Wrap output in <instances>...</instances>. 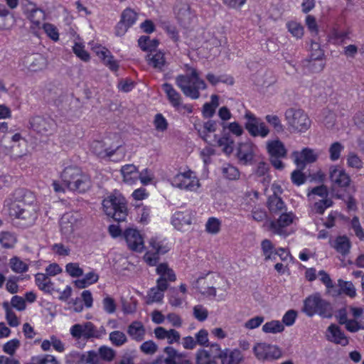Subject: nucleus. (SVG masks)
Masks as SVG:
<instances>
[{"label": "nucleus", "instance_id": "nucleus-1", "mask_svg": "<svg viewBox=\"0 0 364 364\" xmlns=\"http://www.w3.org/2000/svg\"><path fill=\"white\" fill-rule=\"evenodd\" d=\"M11 218L21 228L32 226L38 218L39 207L34 194L26 189L16 190L4 200Z\"/></svg>", "mask_w": 364, "mask_h": 364}, {"label": "nucleus", "instance_id": "nucleus-2", "mask_svg": "<svg viewBox=\"0 0 364 364\" xmlns=\"http://www.w3.org/2000/svg\"><path fill=\"white\" fill-rule=\"evenodd\" d=\"M175 82L183 95L191 100L199 99L200 92L208 88L207 83L200 77L198 70L190 66H186V74L176 77Z\"/></svg>", "mask_w": 364, "mask_h": 364}, {"label": "nucleus", "instance_id": "nucleus-3", "mask_svg": "<svg viewBox=\"0 0 364 364\" xmlns=\"http://www.w3.org/2000/svg\"><path fill=\"white\" fill-rule=\"evenodd\" d=\"M104 213L117 221H124L128 215L127 200L119 192H114L105 197L102 203Z\"/></svg>", "mask_w": 364, "mask_h": 364}, {"label": "nucleus", "instance_id": "nucleus-4", "mask_svg": "<svg viewBox=\"0 0 364 364\" xmlns=\"http://www.w3.org/2000/svg\"><path fill=\"white\" fill-rule=\"evenodd\" d=\"M61 178L69 191L83 193L91 187L90 178L77 167L65 168L61 174Z\"/></svg>", "mask_w": 364, "mask_h": 364}, {"label": "nucleus", "instance_id": "nucleus-5", "mask_svg": "<svg viewBox=\"0 0 364 364\" xmlns=\"http://www.w3.org/2000/svg\"><path fill=\"white\" fill-rule=\"evenodd\" d=\"M302 311L310 317L318 314L325 318L331 317L333 312L331 304L323 299L319 294H314L308 296L304 301Z\"/></svg>", "mask_w": 364, "mask_h": 364}, {"label": "nucleus", "instance_id": "nucleus-6", "mask_svg": "<svg viewBox=\"0 0 364 364\" xmlns=\"http://www.w3.org/2000/svg\"><path fill=\"white\" fill-rule=\"evenodd\" d=\"M221 277L216 272L202 273L195 280L191 282V287L198 293L208 298H214L216 296L215 284Z\"/></svg>", "mask_w": 364, "mask_h": 364}, {"label": "nucleus", "instance_id": "nucleus-7", "mask_svg": "<svg viewBox=\"0 0 364 364\" xmlns=\"http://www.w3.org/2000/svg\"><path fill=\"white\" fill-rule=\"evenodd\" d=\"M284 118L287 124L293 132H305L311 127V120L301 109L289 108L285 111Z\"/></svg>", "mask_w": 364, "mask_h": 364}, {"label": "nucleus", "instance_id": "nucleus-8", "mask_svg": "<svg viewBox=\"0 0 364 364\" xmlns=\"http://www.w3.org/2000/svg\"><path fill=\"white\" fill-rule=\"evenodd\" d=\"M252 353L259 362H272L281 358L282 350L277 345L264 341H257L252 346Z\"/></svg>", "mask_w": 364, "mask_h": 364}, {"label": "nucleus", "instance_id": "nucleus-9", "mask_svg": "<svg viewBox=\"0 0 364 364\" xmlns=\"http://www.w3.org/2000/svg\"><path fill=\"white\" fill-rule=\"evenodd\" d=\"M69 331L73 338L76 341L100 338L105 333L103 327L97 328L90 321L75 323L70 328Z\"/></svg>", "mask_w": 364, "mask_h": 364}, {"label": "nucleus", "instance_id": "nucleus-10", "mask_svg": "<svg viewBox=\"0 0 364 364\" xmlns=\"http://www.w3.org/2000/svg\"><path fill=\"white\" fill-rule=\"evenodd\" d=\"M171 183L175 188L191 192L198 191L201 186L197 175L190 169L177 173L171 178Z\"/></svg>", "mask_w": 364, "mask_h": 364}, {"label": "nucleus", "instance_id": "nucleus-11", "mask_svg": "<svg viewBox=\"0 0 364 364\" xmlns=\"http://www.w3.org/2000/svg\"><path fill=\"white\" fill-rule=\"evenodd\" d=\"M297 221L298 218L292 211H285L280 213L277 220L270 222V230L275 235L287 236L291 233L290 229Z\"/></svg>", "mask_w": 364, "mask_h": 364}, {"label": "nucleus", "instance_id": "nucleus-12", "mask_svg": "<svg viewBox=\"0 0 364 364\" xmlns=\"http://www.w3.org/2000/svg\"><path fill=\"white\" fill-rule=\"evenodd\" d=\"M245 118L247 119L245 128L250 136L265 138L269 134V128L251 112L247 111L245 114Z\"/></svg>", "mask_w": 364, "mask_h": 364}, {"label": "nucleus", "instance_id": "nucleus-13", "mask_svg": "<svg viewBox=\"0 0 364 364\" xmlns=\"http://www.w3.org/2000/svg\"><path fill=\"white\" fill-rule=\"evenodd\" d=\"M23 5V11L31 21L33 28L46 31V14L44 11L37 8L36 4L28 0H24Z\"/></svg>", "mask_w": 364, "mask_h": 364}, {"label": "nucleus", "instance_id": "nucleus-14", "mask_svg": "<svg viewBox=\"0 0 364 364\" xmlns=\"http://www.w3.org/2000/svg\"><path fill=\"white\" fill-rule=\"evenodd\" d=\"M257 146L250 139L239 142L235 149V156L241 164H251L256 156Z\"/></svg>", "mask_w": 364, "mask_h": 364}, {"label": "nucleus", "instance_id": "nucleus-15", "mask_svg": "<svg viewBox=\"0 0 364 364\" xmlns=\"http://www.w3.org/2000/svg\"><path fill=\"white\" fill-rule=\"evenodd\" d=\"M81 225V218L77 213L69 212L65 213L60 218V231L65 235H70Z\"/></svg>", "mask_w": 364, "mask_h": 364}, {"label": "nucleus", "instance_id": "nucleus-16", "mask_svg": "<svg viewBox=\"0 0 364 364\" xmlns=\"http://www.w3.org/2000/svg\"><path fill=\"white\" fill-rule=\"evenodd\" d=\"M90 46L92 51L102 61L104 65L112 71H117L118 70L119 64L117 61L107 48L94 42L90 43Z\"/></svg>", "mask_w": 364, "mask_h": 364}, {"label": "nucleus", "instance_id": "nucleus-17", "mask_svg": "<svg viewBox=\"0 0 364 364\" xmlns=\"http://www.w3.org/2000/svg\"><path fill=\"white\" fill-rule=\"evenodd\" d=\"M194 218L193 212L191 210L176 211L172 215L171 223L178 230L186 231L191 228Z\"/></svg>", "mask_w": 364, "mask_h": 364}, {"label": "nucleus", "instance_id": "nucleus-18", "mask_svg": "<svg viewBox=\"0 0 364 364\" xmlns=\"http://www.w3.org/2000/svg\"><path fill=\"white\" fill-rule=\"evenodd\" d=\"M128 247L134 251L141 252L144 249V238L140 232L134 228H128L123 233Z\"/></svg>", "mask_w": 364, "mask_h": 364}, {"label": "nucleus", "instance_id": "nucleus-19", "mask_svg": "<svg viewBox=\"0 0 364 364\" xmlns=\"http://www.w3.org/2000/svg\"><path fill=\"white\" fill-rule=\"evenodd\" d=\"M156 272L159 275L156 283L161 289H168V282H173L176 280V274L167 263L159 264L156 267Z\"/></svg>", "mask_w": 364, "mask_h": 364}, {"label": "nucleus", "instance_id": "nucleus-20", "mask_svg": "<svg viewBox=\"0 0 364 364\" xmlns=\"http://www.w3.org/2000/svg\"><path fill=\"white\" fill-rule=\"evenodd\" d=\"M294 163L298 166L304 167L306 164L314 163L319 156V152L309 148H304L300 152L294 151L292 153Z\"/></svg>", "mask_w": 364, "mask_h": 364}, {"label": "nucleus", "instance_id": "nucleus-21", "mask_svg": "<svg viewBox=\"0 0 364 364\" xmlns=\"http://www.w3.org/2000/svg\"><path fill=\"white\" fill-rule=\"evenodd\" d=\"M188 293V286L185 283H181L178 287H173L170 290L168 296L169 304L174 307H181L186 303Z\"/></svg>", "mask_w": 364, "mask_h": 364}, {"label": "nucleus", "instance_id": "nucleus-22", "mask_svg": "<svg viewBox=\"0 0 364 364\" xmlns=\"http://www.w3.org/2000/svg\"><path fill=\"white\" fill-rule=\"evenodd\" d=\"M329 178L331 183L338 187H347L350 178L344 168L338 166H331L329 168Z\"/></svg>", "mask_w": 364, "mask_h": 364}, {"label": "nucleus", "instance_id": "nucleus-23", "mask_svg": "<svg viewBox=\"0 0 364 364\" xmlns=\"http://www.w3.org/2000/svg\"><path fill=\"white\" fill-rule=\"evenodd\" d=\"M119 147V145L107 147L105 141L94 140L90 144V151L99 157L105 158L113 156Z\"/></svg>", "mask_w": 364, "mask_h": 364}, {"label": "nucleus", "instance_id": "nucleus-24", "mask_svg": "<svg viewBox=\"0 0 364 364\" xmlns=\"http://www.w3.org/2000/svg\"><path fill=\"white\" fill-rule=\"evenodd\" d=\"M218 358L220 360L221 364H240L243 360V355L238 349L225 348L218 355Z\"/></svg>", "mask_w": 364, "mask_h": 364}, {"label": "nucleus", "instance_id": "nucleus-25", "mask_svg": "<svg viewBox=\"0 0 364 364\" xmlns=\"http://www.w3.org/2000/svg\"><path fill=\"white\" fill-rule=\"evenodd\" d=\"M123 181L128 185H134L139 180V171L134 164H126L121 168Z\"/></svg>", "mask_w": 364, "mask_h": 364}, {"label": "nucleus", "instance_id": "nucleus-26", "mask_svg": "<svg viewBox=\"0 0 364 364\" xmlns=\"http://www.w3.org/2000/svg\"><path fill=\"white\" fill-rule=\"evenodd\" d=\"M326 338L329 341L340 344L343 346L348 345V340L344 333L336 325L332 324L328 326L326 331Z\"/></svg>", "mask_w": 364, "mask_h": 364}, {"label": "nucleus", "instance_id": "nucleus-27", "mask_svg": "<svg viewBox=\"0 0 364 364\" xmlns=\"http://www.w3.org/2000/svg\"><path fill=\"white\" fill-rule=\"evenodd\" d=\"M162 88L171 105L175 109H179L182 102L181 94L169 83H164Z\"/></svg>", "mask_w": 364, "mask_h": 364}, {"label": "nucleus", "instance_id": "nucleus-28", "mask_svg": "<svg viewBox=\"0 0 364 364\" xmlns=\"http://www.w3.org/2000/svg\"><path fill=\"white\" fill-rule=\"evenodd\" d=\"M338 286L339 291L336 294L332 292V295L336 296L343 294L350 299H354L357 296V289L351 282L340 279L338 280Z\"/></svg>", "mask_w": 364, "mask_h": 364}, {"label": "nucleus", "instance_id": "nucleus-29", "mask_svg": "<svg viewBox=\"0 0 364 364\" xmlns=\"http://www.w3.org/2000/svg\"><path fill=\"white\" fill-rule=\"evenodd\" d=\"M127 333L136 341H141L145 336L146 330L140 321H133L127 328Z\"/></svg>", "mask_w": 364, "mask_h": 364}, {"label": "nucleus", "instance_id": "nucleus-30", "mask_svg": "<svg viewBox=\"0 0 364 364\" xmlns=\"http://www.w3.org/2000/svg\"><path fill=\"white\" fill-rule=\"evenodd\" d=\"M267 149L272 157H284L287 154L284 144L278 139L268 141Z\"/></svg>", "mask_w": 364, "mask_h": 364}, {"label": "nucleus", "instance_id": "nucleus-31", "mask_svg": "<svg viewBox=\"0 0 364 364\" xmlns=\"http://www.w3.org/2000/svg\"><path fill=\"white\" fill-rule=\"evenodd\" d=\"M149 251L157 255H164L168 252L170 247L165 240H161L157 237H151L149 241Z\"/></svg>", "mask_w": 364, "mask_h": 364}, {"label": "nucleus", "instance_id": "nucleus-32", "mask_svg": "<svg viewBox=\"0 0 364 364\" xmlns=\"http://www.w3.org/2000/svg\"><path fill=\"white\" fill-rule=\"evenodd\" d=\"M287 31L296 40H301L304 36V27L296 20H289L285 24Z\"/></svg>", "mask_w": 364, "mask_h": 364}, {"label": "nucleus", "instance_id": "nucleus-33", "mask_svg": "<svg viewBox=\"0 0 364 364\" xmlns=\"http://www.w3.org/2000/svg\"><path fill=\"white\" fill-rule=\"evenodd\" d=\"M173 11L176 17L180 21H183L190 16L189 5L183 0L175 1Z\"/></svg>", "mask_w": 364, "mask_h": 364}, {"label": "nucleus", "instance_id": "nucleus-34", "mask_svg": "<svg viewBox=\"0 0 364 364\" xmlns=\"http://www.w3.org/2000/svg\"><path fill=\"white\" fill-rule=\"evenodd\" d=\"M332 247L342 255L349 253L351 247V243L349 238L346 236H338L332 243Z\"/></svg>", "mask_w": 364, "mask_h": 364}, {"label": "nucleus", "instance_id": "nucleus-35", "mask_svg": "<svg viewBox=\"0 0 364 364\" xmlns=\"http://www.w3.org/2000/svg\"><path fill=\"white\" fill-rule=\"evenodd\" d=\"M148 64L155 69L161 70L166 65L164 54L160 51L151 52L146 57Z\"/></svg>", "mask_w": 364, "mask_h": 364}, {"label": "nucleus", "instance_id": "nucleus-36", "mask_svg": "<svg viewBox=\"0 0 364 364\" xmlns=\"http://www.w3.org/2000/svg\"><path fill=\"white\" fill-rule=\"evenodd\" d=\"M14 24L9 11L0 4V31H9Z\"/></svg>", "mask_w": 364, "mask_h": 364}, {"label": "nucleus", "instance_id": "nucleus-37", "mask_svg": "<svg viewBox=\"0 0 364 364\" xmlns=\"http://www.w3.org/2000/svg\"><path fill=\"white\" fill-rule=\"evenodd\" d=\"M262 255L265 261L274 260L276 258V249L273 243L268 239H264L261 242Z\"/></svg>", "mask_w": 364, "mask_h": 364}, {"label": "nucleus", "instance_id": "nucleus-38", "mask_svg": "<svg viewBox=\"0 0 364 364\" xmlns=\"http://www.w3.org/2000/svg\"><path fill=\"white\" fill-rule=\"evenodd\" d=\"M167 289H161V287L156 283L155 287L151 288L146 296V303L151 304L153 303H161L164 296V291Z\"/></svg>", "mask_w": 364, "mask_h": 364}, {"label": "nucleus", "instance_id": "nucleus-39", "mask_svg": "<svg viewBox=\"0 0 364 364\" xmlns=\"http://www.w3.org/2000/svg\"><path fill=\"white\" fill-rule=\"evenodd\" d=\"M99 275L94 271L87 273L82 279H77L74 284L79 289L86 288L99 280Z\"/></svg>", "mask_w": 364, "mask_h": 364}, {"label": "nucleus", "instance_id": "nucleus-40", "mask_svg": "<svg viewBox=\"0 0 364 364\" xmlns=\"http://www.w3.org/2000/svg\"><path fill=\"white\" fill-rule=\"evenodd\" d=\"M219 97L217 95H212L210 96V102H205L202 108V114L205 118L212 117L216 108L219 106Z\"/></svg>", "mask_w": 364, "mask_h": 364}, {"label": "nucleus", "instance_id": "nucleus-41", "mask_svg": "<svg viewBox=\"0 0 364 364\" xmlns=\"http://www.w3.org/2000/svg\"><path fill=\"white\" fill-rule=\"evenodd\" d=\"M269 208L271 213L277 214L285 212L286 205L278 196H272L268 200Z\"/></svg>", "mask_w": 364, "mask_h": 364}, {"label": "nucleus", "instance_id": "nucleus-42", "mask_svg": "<svg viewBox=\"0 0 364 364\" xmlns=\"http://www.w3.org/2000/svg\"><path fill=\"white\" fill-rule=\"evenodd\" d=\"M73 50L76 56L82 61L87 62L90 60V54L85 50V46L80 41L79 36H77L75 39Z\"/></svg>", "mask_w": 364, "mask_h": 364}, {"label": "nucleus", "instance_id": "nucleus-43", "mask_svg": "<svg viewBox=\"0 0 364 364\" xmlns=\"http://www.w3.org/2000/svg\"><path fill=\"white\" fill-rule=\"evenodd\" d=\"M217 143L225 154L230 155L232 153L235 141L229 134H226L222 136Z\"/></svg>", "mask_w": 364, "mask_h": 364}, {"label": "nucleus", "instance_id": "nucleus-44", "mask_svg": "<svg viewBox=\"0 0 364 364\" xmlns=\"http://www.w3.org/2000/svg\"><path fill=\"white\" fill-rule=\"evenodd\" d=\"M284 330V325L277 320H272L262 326V331L265 333H278Z\"/></svg>", "mask_w": 364, "mask_h": 364}, {"label": "nucleus", "instance_id": "nucleus-45", "mask_svg": "<svg viewBox=\"0 0 364 364\" xmlns=\"http://www.w3.org/2000/svg\"><path fill=\"white\" fill-rule=\"evenodd\" d=\"M221 220L215 217H210L208 219L205 225V231L210 235H217L221 229Z\"/></svg>", "mask_w": 364, "mask_h": 364}, {"label": "nucleus", "instance_id": "nucleus-46", "mask_svg": "<svg viewBox=\"0 0 364 364\" xmlns=\"http://www.w3.org/2000/svg\"><path fill=\"white\" fill-rule=\"evenodd\" d=\"M137 18V13L131 8H127L122 11L120 20L131 28L136 23Z\"/></svg>", "mask_w": 364, "mask_h": 364}, {"label": "nucleus", "instance_id": "nucleus-47", "mask_svg": "<svg viewBox=\"0 0 364 364\" xmlns=\"http://www.w3.org/2000/svg\"><path fill=\"white\" fill-rule=\"evenodd\" d=\"M80 360L82 364H103L99 354L95 350L85 352L80 355Z\"/></svg>", "mask_w": 364, "mask_h": 364}, {"label": "nucleus", "instance_id": "nucleus-48", "mask_svg": "<svg viewBox=\"0 0 364 364\" xmlns=\"http://www.w3.org/2000/svg\"><path fill=\"white\" fill-rule=\"evenodd\" d=\"M9 266L14 272L18 274L26 272L28 269V265L18 257L10 259Z\"/></svg>", "mask_w": 364, "mask_h": 364}, {"label": "nucleus", "instance_id": "nucleus-49", "mask_svg": "<svg viewBox=\"0 0 364 364\" xmlns=\"http://www.w3.org/2000/svg\"><path fill=\"white\" fill-rule=\"evenodd\" d=\"M3 308L6 312V319L9 325L11 327H16L20 324V321L15 312L11 308L8 302L3 303Z\"/></svg>", "mask_w": 364, "mask_h": 364}, {"label": "nucleus", "instance_id": "nucleus-50", "mask_svg": "<svg viewBox=\"0 0 364 364\" xmlns=\"http://www.w3.org/2000/svg\"><path fill=\"white\" fill-rule=\"evenodd\" d=\"M16 241V235L11 232H2L0 233V245L4 248H12Z\"/></svg>", "mask_w": 364, "mask_h": 364}, {"label": "nucleus", "instance_id": "nucleus-51", "mask_svg": "<svg viewBox=\"0 0 364 364\" xmlns=\"http://www.w3.org/2000/svg\"><path fill=\"white\" fill-rule=\"evenodd\" d=\"M138 43L143 50H149L150 53L153 52L152 50L159 45V42L156 39H150L148 36L140 37Z\"/></svg>", "mask_w": 364, "mask_h": 364}, {"label": "nucleus", "instance_id": "nucleus-52", "mask_svg": "<svg viewBox=\"0 0 364 364\" xmlns=\"http://www.w3.org/2000/svg\"><path fill=\"white\" fill-rule=\"evenodd\" d=\"M109 339L115 346H122L127 342L125 333L120 331H114L109 333Z\"/></svg>", "mask_w": 364, "mask_h": 364}, {"label": "nucleus", "instance_id": "nucleus-53", "mask_svg": "<svg viewBox=\"0 0 364 364\" xmlns=\"http://www.w3.org/2000/svg\"><path fill=\"white\" fill-rule=\"evenodd\" d=\"M53 285V284L50 282V280L47 279V292L50 294L57 293L58 294V298L63 301L67 300L70 296L72 293V289L70 287L67 286L63 291L59 292L58 290H55L54 289Z\"/></svg>", "mask_w": 364, "mask_h": 364}, {"label": "nucleus", "instance_id": "nucleus-54", "mask_svg": "<svg viewBox=\"0 0 364 364\" xmlns=\"http://www.w3.org/2000/svg\"><path fill=\"white\" fill-rule=\"evenodd\" d=\"M139 179L144 186L153 183L155 180L154 171L149 168H144L139 172Z\"/></svg>", "mask_w": 364, "mask_h": 364}, {"label": "nucleus", "instance_id": "nucleus-55", "mask_svg": "<svg viewBox=\"0 0 364 364\" xmlns=\"http://www.w3.org/2000/svg\"><path fill=\"white\" fill-rule=\"evenodd\" d=\"M264 119L276 132H282L284 131V126L280 118L277 115L273 114H267Z\"/></svg>", "mask_w": 364, "mask_h": 364}, {"label": "nucleus", "instance_id": "nucleus-56", "mask_svg": "<svg viewBox=\"0 0 364 364\" xmlns=\"http://www.w3.org/2000/svg\"><path fill=\"white\" fill-rule=\"evenodd\" d=\"M343 149L344 146L340 142L336 141L331 144L328 149L330 159L333 161L338 160Z\"/></svg>", "mask_w": 364, "mask_h": 364}, {"label": "nucleus", "instance_id": "nucleus-57", "mask_svg": "<svg viewBox=\"0 0 364 364\" xmlns=\"http://www.w3.org/2000/svg\"><path fill=\"white\" fill-rule=\"evenodd\" d=\"M53 348L58 353H63L65 350V343L58 337L53 336L47 341V350Z\"/></svg>", "mask_w": 364, "mask_h": 364}, {"label": "nucleus", "instance_id": "nucleus-58", "mask_svg": "<svg viewBox=\"0 0 364 364\" xmlns=\"http://www.w3.org/2000/svg\"><path fill=\"white\" fill-rule=\"evenodd\" d=\"M347 165L353 168L360 169L363 167L362 159L354 152H350L346 157Z\"/></svg>", "mask_w": 364, "mask_h": 364}, {"label": "nucleus", "instance_id": "nucleus-59", "mask_svg": "<svg viewBox=\"0 0 364 364\" xmlns=\"http://www.w3.org/2000/svg\"><path fill=\"white\" fill-rule=\"evenodd\" d=\"M307 196L309 200L311 201L316 200V196L321 197L322 199L326 198L328 196V190L325 186L321 185L312 188Z\"/></svg>", "mask_w": 364, "mask_h": 364}, {"label": "nucleus", "instance_id": "nucleus-60", "mask_svg": "<svg viewBox=\"0 0 364 364\" xmlns=\"http://www.w3.org/2000/svg\"><path fill=\"white\" fill-rule=\"evenodd\" d=\"M222 173L226 178L229 180H236L240 176L237 168L230 164H225L222 168Z\"/></svg>", "mask_w": 364, "mask_h": 364}, {"label": "nucleus", "instance_id": "nucleus-61", "mask_svg": "<svg viewBox=\"0 0 364 364\" xmlns=\"http://www.w3.org/2000/svg\"><path fill=\"white\" fill-rule=\"evenodd\" d=\"M158 345L153 341L149 340L142 343L139 347L140 350L146 355H154L158 350Z\"/></svg>", "mask_w": 364, "mask_h": 364}, {"label": "nucleus", "instance_id": "nucleus-62", "mask_svg": "<svg viewBox=\"0 0 364 364\" xmlns=\"http://www.w3.org/2000/svg\"><path fill=\"white\" fill-rule=\"evenodd\" d=\"M154 125L156 131L164 132L168 128V123L166 119L159 113L154 117Z\"/></svg>", "mask_w": 364, "mask_h": 364}, {"label": "nucleus", "instance_id": "nucleus-63", "mask_svg": "<svg viewBox=\"0 0 364 364\" xmlns=\"http://www.w3.org/2000/svg\"><path fill=\"white\" fill-rule=\"evenodd\" d=\"M65 271L72 277H79L83 274V269L77 262H70L67 264Z\"/></svg>", "mask_w": 364, "mask_h": 364}, {"label": "nucleus", "instance_id": "nucleus-64", "mask_svg": "<svg viewBox=\"0 0 364 364\" xmlns=\"http://www.w3.org/2000/svg\"><path fill=\"white\" fill-rule=\"evenodd\" d=\"M223 129H228L230 133L236 136H240L244 133L242 127L237 122L223 123Z\"/></svg>", "mask_w": 364, "mask_h": 364}]
</instances>
